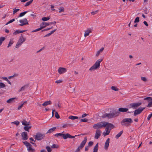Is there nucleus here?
Masks as SVG:
<instances>
[{
  "label": "nucleus",
  "mask_w": 152,
  "mask_h": 152,
  "mask_svg": "<svg viewBox=\"0 0 152 152\" xmlns=\"http://www.w3.org/2000/svg\"><path fill=\"white\" fill-rule=\"evenodd\" d=\"M119 113H120L118 112L117 111L115 110H113L110 111V113H106L103 114L102 116V118L107 117L108 118H112L118 116Z\"/></svg>",
  "instance_id": "nucleus-1"
},
{
  "label": "nucleus",
  "mask_w": 152,
  "mask_h": 152,
  "mask_svg": "<svg viewBox=\"0 0 152 152\" xmlns=\"http://www.w3.org/2000/svg\"><path fill=\"white\" fill-rule=\"evenodd\" d=\"M133 122L131 118H126L124 119L121 122V124L123 126H130V123Z\"/></svg>",
  "instance_id": "nucleus-2"
},
{
  "label": "nucleus",
  "mask_w": 152,
  "mask_h": 152,
  "mask_svg": "<svg viewBox=\"0 0 152 152\" xmlns=\"http://www.w3.org/2000/svg\"><path fill=\"white\" fill-rule=\"evenodd\" d=\"M103 60V59H100L98 60L95 62V64H94L90 69L89 70L90 71H91L93 70L99 68L100 66V63Z\"/></svg>",
  "instance_id": "nucleus-3"
},
{
  "label": "nucleus",
  "mask_w": 152,
  "mask_h": 152,
  "mask_svg": "<svg viewBox=\"0 0 152 152\" xmlns=\"http://www.w3.org/2000/svg\"><path fill=\"white\" fill-rule=\"evenodd\" d=\"M106 125V124H105V121H102L94 124L93 127L95 129L102 128L105 127Z\"/></svg>",
  "instance_id": "nucleus-4"
},
{
  "label": "nucleus",
  "mask_w": 152,
  "mask_h": 152,
  "mask_svg": "<svg viewBox=\"0 0 152 152\" xmlns=\"http://www.w3.org/2000/svg\"><path fill=\"white\" fill-rule=\"evenodd\" d=\"M26 40V38H23L22 36V34H21V36L20 37L18 42L16 45L15 48H18Z\"/></svg>",
  "instance_id": "nucleus-5"
},
{
  "label": "nucleus",
  "mask_w": 152,
  "mask_h": 152,
  "mask_svg": "<svg viewBox=\"0 0 152 152\" xmlns=\"http://www.w3.org/2000/svg\"><path fill=\"white\" fill-rule=\"evenodd\" d=\"M45 137V134L40 132L37 133L35 135V138L37 140H40L43 139Z\"/></svg>",
  "instance_id": "nucleus-6"
},
{
  "label": "nucleus",
  "mask_w": 152,
  "mask_h": 152,
  "mask_svg": "<svg viewBox=\"0 0 152 152\" xmlns=\"http://www.w3.org/2000/svg\"><path fill=\"white\" fill-rule=\"evenodd\" d=\"M141 103H132L129 104V107L130 108H133L134 109H136L137 107L140 105Z\"/></svg>",
  "instance_id": "nucleus-7"
},
{
  "label": "nucleus",
  "mask_w": 152,
  "mask_h": 152,
  "mask_svg": "<svg viewBox=\"0 0 152 152\" xmlns=\"http://www.w3.org/2000/svg\"><path fill=\"white\" fill-rule=\"evenodd\" d=\"M19 21L20 23V24H19V25L20 26L28 24V22L26 18L20 20Z\"/></svg>",
  "instance_id": "nucleus-8"
},
{
  "label": "nucleus",
  "mask_w": 152,
  "mask_h": 152,
  "mask_svg": "<svg viewBox=\"0 0 152 152\" xmlns=\"http://www.w3.org/2000/svg\"><path fill=\"white\" fill-rule=\"evenodd\" d=\"M105 124H106V128L109 130H111L115 127L114 125L108 122L105 121Z\"/></svg>",
  "instance_id": "nucleus-9"
},
{
  "label": "nucleus",
  "mask_w": 152,
  "mask_h": 152,
  "mask_svg": "<svg viewBox=\"0 0 152 152\" xmlns=\"http://www.w3.org/2000/svg\"><path fill=\"white\" fill-rule=\"evenodd\" d=\"M145 109V107H140L139 108L135 110L134 114V116H136L137 115L139 114Z\"/></svg>",
  "instance_id": "nucleus-10"
},
{
  "label": "nucleus",
  "mask_w": 152,
  "mask_h": 152,
  "mask_svg": "<svg viewBox=\"0 0 152 152\" xmlns=\"http://www.w3.org/2000/svg\"><path fill=\"white\" fill-rule=\"evenodd\" d=\"M87 141V137H85L84 138V140L81 143L80 146H79L80 149H82L84 147L86 142Z\"/></svg>",
  "instance_id": "nucleus-11"
},
{
  "label": "nucleus",
  "mask_w": 152,
  "mask_h": 152,
  "mask_svg": "<svg viewBox=\"0 0 152 152\" xmlns=\"http://www.w3.org/2000/svg\"><path fill=\"white\" fill-rule=\"evenodd\" d=\"M21 135L22 137V139L24 140H27L28 139L27 133L26 132H22Z\"/></svg>",
  "instance_id": "nucleus-12"
},
{
  "label": "nucleus",
  "mask_w": 152,
  "mask_h": 152,
  "mask_svg": "<svg viewBox=\"0 0 152 152\" xmlns=\"http://www.w3.org/2000/svg\"><path fill=\"white\" fill-rule=\"evenodd\" d=\"M66 72V69L64 67H59L58 69V73L61 74L63 73H65Z\"/></svg>",
  "instance_id": "nucleus-13"
},
{
  "label": "nucleus",
  "mask_w": 152,
  "mask_h": 152,
  "mask_svg": "<svg viewBox=\"0 0 152 152\" xmlns=\"http://www.w3.org/2000/svg\"><path fill=\"white\" fill-rule=\"evenodd\" d=\"M101 132L99 130H96L94 137V138L96 139H98L101 136Z\"/></svg>",
  "instance_id": "nucleus-14"
},
{
  "label": "nucleus",
  "mask_w": 152,
  "mask_h": 152,
  "mask_svg": "<svg viewBox=\"0 0 152 152\" xmlns=\"http://www.w3.org/2000/svg\"><path fill=\"white\" fill-rule=\"evenodd\" d=\"M66 134V137H65V140L66 139L68 138H74L75 137L79 136L80 135H85L84 134H79L78 135H75V136H72V135H70L69 133Z\"/></svg>",
  "instance_id": "nucleus-15"
},
{
  "label": "nucleus",
  "mask_w": 152,
  "mask_h": 152,
  "mask_svg": "<svg viewBox=\"0 0 152 152\" xmlns=\"http://www.w3.org/2000/svg\"><path fill=\"white\" fill-rule=\"evenodd\" d=\"M110 140V139L109 138H108L107 140L105 142L104 148L106 150H107L108 149V147L109 145Z\"/></svg>",
  "instance_id": "nucleus-16"
},
{
  "label": "nucleus",
  "mask_w": 152,
  "mask_h": 152,
  "mask_svg": "<svg viewBox=\"0 0 152 152\" xmlns=\"http://www.w3.org/2000/svg\"><path fill=\"white\" fill-rule=\"evenodd\" d=\"M49 25V23H46L44 22H42L40 24V26L43 28L46 26Z\"/></svg>",
  "instance_id": "nucleus-17"
},
{
  "label": "nucleus",
  "mask_w": 152,
  "mask_h": 152,
  "mask_svg": "<svg viewBox=\"0 0 152 152\" xmlns=\"http://www.w3.org/2000/svg\"><path fill=\"white\" fill-rule=\"evenodd\" d=\"M55 136L58 137V136H61L63 137L64 139L65 140L66 134H62V133H57L55 134Z\"/></svg>",
  "instance_id": "nucleus-18"
},
{
  "label": "nucleus",
  "mask_w": 152,
  "mask_h": 152,
  "mask_svg": "<svg viewBox=\"0 0 152 152\" xmlns=\"http://www.w3.org/2000/svg\"><path fill=\"white\" fill-rule=\"evenodd\" d=\"M52 104V102L50 100L47 101L43 103L42 104V105L44 107H46L47 105H48L49 104Z\"/></svg>",
  "instance_id": "nucleus-19"
},
{
  "label": "nucleus",
  "mask_w": 152,
  "mask_h": 152,
  "mask_svg": "<svg viewBox=\"0 0 152 152\" xmlns=\"http://www.w3.org/2000/svg\"><path fill=\"white\" fill-rule=\"evenodd\" d=\"M128 110V109L127 108H123L122 107H121L118 109V110L120 112H122L124 113L126 112Z\"/></svg>",
  "instance_id": "nucleus-20"
},
{
  "label": "nucleus",
  "mask_w": 152,
  "mask_h": 152,
  "mask_svg": "<svg viewBox=\"0 0 152 152\" xmlns=\"http://www.w3.org/2000/svg\"><path fill=\"white\" fill-rule=\"evenodd\" d=\"M29 86V84H26L22 86L19 90L18 92H20L22 91H24L25 89L28 88Z\"/></svg>",
  "instance_id": "nucleus-21"
},
{
  "label": "nucleus",
  "mask_w": 152,
  "mask_h": 152,
  "mask_svg": "<svg viewBox=\"0 0 152 152\" xmlns=\"http://www.w3.org/2000/svg\"><path fill=\"white\" fill-rule=\"evenodd\" d=\"M26 31V30L21 31L20 30H18L16 31L15 32H14L13 33V34L16 35V34H19V33L25 32Z\"/></svg>",
  "instance_id": "nucleus-22"
},
{
  "label": "nucleus",
  "mask_w": 152,
  "mask_h": 152,
  "mask_svg": "<svg viewBox=\"0 0 152 152\" xmlns=\"http://www.w3.org/2000/svg\"><path fill=\"white\" fill-rule=\"evenodd\" d=\"M22 124L24 126H29L30 124V122H27L25 120H23L22 122Z\"/></svg>",
  "instance_id": "nucleus-23"
},
{
  "label": "nucleus",
  "mask_w": 152,
  "mask_h": 152,
  "mask_svg": "<svg viewBox=\"0 0 152 152\" xmlns=\"http://www.w3.org/2000/svg\"><path fill=\"white\" fill-rule=\"evenodd\" d=\"M56 127H53L50 129L47 132L46 134L48 133H50L53 132L54 131H55V130L56 129Z\"/></svg>",
  "instance_id": "nucleus-24"
},
{
  "label": "nucleus",
  "mask_w": 152,
  "mask_h": 152,
  "mask_svg": "<svg viewBox=\"0 0 152 152\" xmlns=\"http://www.w3.org/2000/svg\"><path fill=\"white\" fill-rule=\"evenodd\" d=\"M16 99V98H12L10 99L7 101V102L8 103H11L14 102V100Z\"/></svg>",
  "instance_id": "nucleus-25"
},
{
  "label": "nucleus",
  "mask_w": 152,
  "mask_h": 152,
  "mask_svg": "<svg viewBox=\"0 0 152 152\" xmlns=\"http://www.w3.org/2000/svg\"><path fill=\"white\" fill-rule=\"evenodd\" d=\"M98 149V143H97L94 146L93 152H97Z\"/></svg>",
  "instance_id": "nucleus-26"
},
{
  "label": "nucleus",
  "mask_w": 152,
  "mask_h": 152,
  "mask_svg": "<svg viewBox=\"0 0 152 152\" xmlns=\"http://www.w3.org/2000/svg\"><path fill=\"white\" fill-rule=\"evenodd\" d=\"M57 29L56 28V29L54 30H53L52 31L50 32V33L46 34V35H45L44 37H49L52 34H53L54 32Z\"/></svg>",
  "instance_id": "nucleus-27"
},
{
  "label": "nucleus",
  "mask_w": 152,
  "mask_h": 152,
  "mask_svg": "<svg viewBox=\"0 0 152 152\" xmlns=\"http://www.w3.org/2000/svg\"><path fill=\"white\" fill-rule=\"evenodd\" d=\"M91 31L89 29H88L87 30L85 31L84 34V36L86 37L89 35V33L91 32Z\"/></svg>",
  "instance_id": "nucleus-28"
},
{
  "label": "nucleus",
  "mask_w": 152,
  "mask_h": 152,
  "mask_svg": "<svg viewBox=\"0 0 152 152\" xmlns=\"http://www.w3.org/2000/svg\"><path fill=\"white\" fill-rule=\"evenodd\" d=\"M104 49V48H102L100 50L98 51L96 53V56H99V54L103 51Z\"/></svg>",
  "instance_id": "nucleus-29"
},
{
  "label": "nucleus",
  "mask_w": 152,
  "mask_h": 152,
  "mask_svg": "<svg viewBox=\"0 0 152 152\" xmlns=\"http://www.w3.org/2000/svg\"><path fill=\"white\" fill-rule=\"evenodd\" d=\"M25 126L24 127V129L25 131L28 132H29V129H31V126Z\"/></svg>",
  "instance_id": "nucleus-30"
},
{
  "label": "nucleus",
  "mask_w": 152,
  "mask_h": 152,
  "mask_svg": "<svg viewBox=\"0 0 152 152\" xmlns=\"http://www.w3.org/2000/svg\"><path fill=\"white\" fill-rule=\"evenodd\" d=\"M123 133V131H121L115 137L116 139H118L121 136Z\"/></svg>",
  "instance_id": "nucleus-31"
},
{
  "label": "nucleus",
  "mask_w": 152,
  "mask_h": 152,
  "mask_svg": "<svg viewBox=\"0 0 152 152\" xmlns=\"http://www.w3.org/2000/svg\"><path fill=\"white\" fill-rule=\"evenodd\" d=\"M78 118V117L77 116H73L72 115L69 116V118L72 120H75L77 119Z\"/></svg>",
  "instance_id": "nucleus-32"
},
{
  "label": "nucleus",
  "mask_w": 152,
  "mask_h": 152,
  "mask_svg": "<svg viewBox=\"0 0 152 152\" xmlns=\"http://www.w3.org/2000/svg\"><path fill=\"white\" fill-rule=\"evenodd\" d=\"M27 11H24L23 12L20 13L18 17V18L21 17H22L23 16L26 14L27 13Z\"/></svg>",
  "instance_id": "nucleus-33"
},
{
  "label": "nucleus",
  "mask_w": 152,
  "mask_h": 152,
  "mask_svg": "<svg viewBox=\"0 0 152 152\" xmlns=\"http://www.w3.org/2000/svg\"><path fill=\"white\" fill-rule=\"evenodd\" d=\"M50 19V17H43L42 18V20L44 21H45L49 20Z\"/></svg>",
  "instance_id": "nucleus-34"
},
{
  "label": "nucleus",
  "mask_w": 152,
  "mask_h": 152,
  "mask_svg": "<svg viewBox=\"0 0 152 152\" xmlns=\"http://www.w3.org/2000/svg\"><path fill=\"white\" fill-rule=\"evenodd\" d=\"M5 39V37H2L0 38V46L1 45Z\"/></svg>",
  "instance_id": "nucleus-35"
},
{
  "label": "nucleus",
  "mask_w": 152,
  "mask_h": 152,
  "mask_svg": "<svg viewBox=\"0 0 152 152\" xmlns=\"http://www.w3.org/2000/svg\"><path fill=\"white\" fill-rule=\"evenodd\" d=\"M33 0H31L26 2L25 4V7H27L30 5L32 2Z\"/></svg>",
  "instance_id": "nucleus-36"
},
{
  "label": "nucleus",
  "mask_w": 152,
  "mask_h": 152,
  "mask_svg": "<svg viewBox=\"0 0 152 152\" xmlns=\"http://www.w3.org/2000/svg\"><path fill=\"white\" fill-rule=\"evenodd\" d=\"M144 100H147L149 102L152 100V98L151 97H147L144 98Z\"/></svg>",
  "instance_id": "nucleus-37"
},
{
  "label": "nucleus",
  "mask_w": 152,
  "mask_h": 152,
  "mask_svg": "<svg viewBox=\"0 0 152 152\" xmlns=\"http://www.w3.org/2000/svg\"><path fill=\"white\" fill-rule=\"evenodd\" d=\"M111 89L115 91H117L119 90V89L117 87L112 86L111 88Z\"/></svg>",
  "instance_id": "nucleus-38"
},
{
  "label": "nucleus",
  "mask_w": 152,
  "mask_h": 152,
  "mask_svg": "<svg viewBox=\"0 0 152 152\" xmlns=\"http://www.w3.org/2000/svg\"><path fill=\"white\" fill-rule=\"evenodd\" d=\"M27 150L28 152H34L35 151V150L30 147L27 149Z\"/></svg>",
  "instance_id": "nucleus-39"
},
{
  "label": "nucleus",
  "mask_w": 152,
  "mask_h": 152,
  "mask_svg": "<svg viewBox=\"0 0 152 152\" xmlns=\"http://www.w3.org/2000/svg\"><path fill=\"white\" fill-rule=\"evenodd\" d=\"M6 85L2 82H0V89L5 87Z\"/></svg>",
  "instance_id": "nucleus-40"
},
{
  "label": "nucleus",
  "mask_w": 152,
  "mask_h": 152,
  "mask_svg": "<svg viewBox=\"0 0 152 152\" xmlns=\"http://www.w3.org/2000/svg\"><path fill=\"white\" fill-rule=\"evenodd\" d=\"M13 39H11L10 42H9L8 46H7V48H9V47L11 45L13 44Z\"/></svg>",
  "instance_id": "nucleus-41"
},
{
  "label": "nucleus",
  "mask_w": 152,
  "mask_h": 152,
  "mask_svg": "<svg viewBox=\"0 0 152 152\" xmlns=\"http://www.w3.org/2000/svg\"><path fill=\"white\" fill-rule=\"evenodd\" d=\"M55 117L57 119H58L60 118V116L59 115L58 112H56L55 113Z\"/></svg>",
  "instance_id": "nucleus-42"
},
{
  "label": "nucleus",
  "mask_w": 152,
  "mask_h": 152,
  "mask_svg": "<svg viewBox=\"0 0 152 152\" xmlns=\"http://www.w3.org/2000/svg\"><path fill=\"white\" fill-rule=\"evenodd\" d=\"M59 13H61L62 12H64V7H61L59 9Z\"/></svg>",
  "instance_id": "nucleus-43"
},
{
  "label": "nucleus",
  "mask_w": 152,
  "mask_h": 152,
  "mask_svg": "<svg viewBox=\"0 0 152 152\" xmlns=\"http://www.w3.org/2000/svg\"><path fill=\"white\" fill-rule=\"evenodd\" d=\"M140 21V18L139 17H137L135 18L134 21V23H138Z\"/></svg>",
  "instance_id": "nucleus-44"
},
{
  "label": "nucleus",
  "mask_w": 152,
  "mask_h": 152,
  "mask_svg": "<svg viewBox=\"0 0 152 152\" xmlns=\"http://www.w3.org/2000/svg\"><path fill=\"white\" fill-rule=\"evenodd\" d=\"M48 152H50L51 151V149L49 146H47L46 147Z\"/></svg>",
  "instance_id": "nucleus-45"
},
{
  "label": "nucleus",
  "mask_w": 152,
  "mask_h": 152,
  "mask_svg": "<svg viewBox=\"0 0 152 152\" xmlns=\"http://www.w3.org/2000/svg\"><path fill=\"white\" fill-rule=\"evenodd\" d=\"M15 21V19H13L10 20L9 21H8L6 24V25H7L10 23H11L13 22V21Z\"/></svg>",
  "instance_id": "nucleus-46"
},
{
  "label": "nucleus",
  "mask_w": 152,
  "mask_h": 152,
  "mask_svg": "<svg viewBox=\"0 0 152 152\" xmlns=\"http://www.w3.org/2000/svg\"><path fill=\"white\" fill-rule=\"evenodd\" d=\"M11 123H13L14 124L16 125L17 126H18L20 122L18 121H16L14 122H12Z\"/></svg>",
  "instance_id": "nucleus-47"
},
{
  "label": "nucleus",
  "mask_w": 152,
  "mask_h": 152,
  "mask_svg": "<svg viewBox=\"0 0 152 152\" xmlns=\"http://www.w3.org/2000/svg\"><path fill=\"white\" fill-rule=\"evenodd\" d=\"M94 142L92 141H90L88 143V147L91 146L93 144Z\"/></svg>",
  "instance_id": "nucleus-48"
},
{
  "label": "nucleus",
  "mask_w": 152,
  "mask_h": 152,
  "mask_svg": "<svg viewBox=\"0 0 152 152\" xmlns=\"http://www.w3.org/2000/svg\"><path fill=\"white\" fill-rule=\"evenodd\" d=\"M20 10V9H13V15L15 14V13H16L18 11H19Z\"/></svg>",
  "instance_id": "nucleus-49"
},
{
  "label": "nucleus",
  "mask_w": 152,
  "mask_h": 152,
  "mask_svg": "<svg viewBox=\"0 0 152 152\" xmlns=\"http://www.w3.org/2000/svg\"><path fill=\"white\" fill-rule=\"evenodd\" d=\"M88 121V119L87 118H84V119H81L80 120V122H86Z\"/></svg>",
  "instance_id": "nucleus-50"
},
{
  "label": "nucleus",
  "mask_w": 152,
  "mask_h": 152,
  "mask_svg": "<svg viewBox=\"0 0 152 152\" xmlns=\"http://www.w3.org/2000/svg\"><path fill=\"white\" fill-rule=\"evenodd\" d=\"M148 102L149 103L147 106L148 107H152V102H150V101L149 102L148 101Z\"/></svg>",
  "instance_id": "nucleus-51"
},
{
  "label": "nucleus",
  "mask_w": 152,
  "mask_h": 152,
  "mask_svg": "<svg viewBox=\"0 0 152 152\" xmlns=\"http://www.w3.org/2000/svg\"><path fill=\"white\" fill-rule=\"evenodd\" d=\"M98 12V10H96V11H95L92 12H91V14L92 15H95V14H96Z\"/></svg>",
  "instance_id": "nucleus-52"
},
{
  "label": "nucleus",
  "mask_w": 152,
  "mask_h": 152,
  "mask_svg": "<svg viewBox=\"0 0 152 152\" xmlns=\"http://www.w3.org/2000/svg\"><path fill=\"white\" fill-rule=\"evenodd\" d=\"M110 130H109L108 129H106V128L105 129V131H106V133H107V135L109 134V133L110 132Z\"/></svg>",
  "instance_id": "nucleus-53"
},
{
  "label": "nucleus",
  "mask_w": 152,
  "mask_h": 152,
  "mask_svg": "<svg viewBox=\"0 0 152 152\" xmlns=\"http://www.w3.org/2000/svg\"><path fill=\"white\" fill-rule=\"evenodd\" d=\"M141 79L142 80H143L144 82H146L147 80L146 78L144 77H141Z\"/></svg>",
  "instance_id": "nucleus-54"
},
{
  "label": "nucleus",
  "mask_w": 152,
  "mask_h": 152,
  "mask_svg": "<svg viewBox=\"0 0 152 152\" xmlns=\"http://www.w3.org/2000/svg\"><path fill=\"white\" fill-rule=\"evenodd\" d=\"M80 148L79 146L75 150V152H80Z\"/></svg>",
  "instance_id": "nucleus-55"
},
{
  "label": "nucleus",
  "mask_w": 152,
  "mask_h": 152,
  "mask_svg": "<svg viewBox=\"0 0 152 152\" xmlns=\"http://www.w3.org/2000/svg\"><path fill=\"white\" fill-rule=\"evenodd\" d=\"M58 147V146L55 144H53L51 146V148H57Z\"/></svg>",
  "instance_id": "nucleus-56"
},
{
  "label": "nucleus",
  "mask_w": 152,
  "mask_h": 152,
  "mask_svg": "<svg viewBox=\"0 0 152 152\" xmlns=\"http://www.w3.org/2000/svg\"><path fill=\"white\" fill-rule=\"evenodd\" d=\"M17 76V74H15L14 75H13L12 76H9V77H8V79H10L11 78L14 77L15 76Z\"/></svg>",
  "instance_id": "nucleus-57"
},
{
  "label": "nucleus",
  "mask_w": 152,
  "mask_h": 152,
  "mask_svg": "<svg viewBox=\"0 0 152 152\" xmlns=\"http://www.w3.org/2000/svg\"><path fill=\"white\" fill-rule=\"evenodd\" d=\"M152 117V114H149L148 117L147 119L148 120H149Z\"/></svg>",
  "instance_id": "nucleus-58"
},
{
  "label": "nucleus",
  "mask_w": 152,
  "mask_h": 152,
  "mask_svg": "<svg viewBox=\"0 0 152 152\" xmlns=\"http://www.w3.org/2000/svg\"><path fill=\"white\" fill-rule=\"evenodd\" d=\"M62 82V80H59L56 81L55 83H61Z\"/></svg>",
  "instance_id": "nucleus-59"
},
{
  "label": "nucleus",
  "mask_w": 152,
  "mask_h": 152,
  "mask_svg": "<svg viewBox=\"0 0 152 152\" xmlns=\"http://www.w3.org/2000/svg\"><path fill=\"white\" fill-rule=\"evenodd\" d=\"M23 104H24V103H23V104H22L21 105H20V106H19L18 107V110H19L20 109H21V108L22 107H23Z\"/></svg>",
  "instance_id": "nucleus-60"
},
{
  "label": "nucleus",
  "mask_w": 152,
  "mask_h": 152,
  "mask_svg": "<svg viewBox=\"0 0 152 152\" xmlns=\"http://www.w3.org/2000/svg\"><path fill=\"white\" fill-rule=\"evenodd\" d=\"M23 143L26 145V146H27V145L29 143L27 141H23Z\"/></svg>",
  "instance_id": "nucleus-61"
},
{
  "label": "nucleus",
  "mask_w": 152,
  "mask_h": 152,
  "mask_svg": "<svg viewBox=\"0 0 152 152\" xmlns=\"http://www.w3.org/2000/svg\"><path fill=\"white\" fill-rule=\"evenodd\" d=\"M28 148H30L32 146V145L29 143L28 145H27V146H26Z\"/></svg>",
  "instance_id": "nucleus-62"
},
{
  "label": "nucleus",
  "mask_w": 152,
  "mask_h": 152,
  "mask_svg": "<svg viewBox=\"0 0 152 152\" xmlns=\"http://www.w3.org/2000/svg\"><path fill=\"white\" fill-rule=\"evenodd\" d=\"M28 148H30L32 146V145L29 143L28 145H27V146H26Z\"/></svg>",
  "instance_id": "nucleus-63"
},
{
  "label": "nucleus",
  "mask_w": 152,
  "mask_h": 152,
  "mask_svg": "<svg viewBox=\"0 0 152 152\" xmlns=\"http://www.w3.org/2000/svg\"><path fill=\"white\" fill-rule=\"evenodd\" d=\"M49 23V25H51L52 24L55 25L56 23V22L55 21H53V22Z\"/></svg>",
  "instance_id": "nucleus-64"
}]
</instances>
